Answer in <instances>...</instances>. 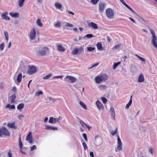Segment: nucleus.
I'll return each instance as SVG.
<instances>
[{
  "mask_svg": "<svg viewBox=\"0 0 157 157\" xmlns=\"http://www.w3.org/2000/svg\"><path fill=\"white\" fill-rule=\"evenodd\" d=\"M102 138L99 136H97L95 137V144L96 146H99L103 143Z\"/></svg>",
  "mask_w": 157,
  "mask_h": 157,
  "instance_id": "9d476101",
  "label": "nucleus"
},
{
  "mask_svg": "<svg viewBox=\"0 0 157 157\" xmlns=\"http://www.w3.org/2000/svg\"><path fill=\"white\" fill-rule=\"evenodd\" d=\"M36 52L37 55L39 56H44L46 55L47 52L49 51V48L47 47L42 48L38 47L37 48Z\"/></svg>",
  "mask_w": 157,
  "mask_h": 157,
  "instance_id": "f257e3e1",
  "label": "nucleus"
},
{
  "mask_svg": "<svg viewBox=\"0 0 157 157\" xmlns=\"http://www.w3.org/2000/svg\"><path fill=\"white\" fill-rule=\"evenodd\" d=\"M10 14L12 17L15 18L18 17L19 16V13H13L12 12H10Z\"/></svg>",
  "mask_w": 157,
  "mask_h": 157,
  "instance_id": "c85d7f7f",
  "label": "nucleus"
},
{
  "mask_svg": "<svg viewBox=\"0 0 157 157\" xmlns=\"http://www.w3.org/2000/svg\"><path fill=\"white\" fill-rule=\"evenodd\" d=\"M95 49V47H88L87 48V51L91 52L94 51Z\"/></svg>",
  "mask_w": 157,
  "mask_h": 157,
  "instance_id": "49530a36",
  "label": "nucleus"
},
{
  "mask_svg": "<svg viewBox=\"0 0 157 157\" xmlns=\"http://www.w3.org/2000/svg\"><path fill=\"white\" fill-rule=\"evenodd\" d=\"M121 2L128 9L130 10L132 13H136L130 7L128 4H127L124 0H120Z\"/></svg>",
  "mask_w": 157,
  "mask_h": 157,
  "instance_id": "aec40b11",
  "label": "nucleus"
},
{
  "mask_svg": "<svg viewBox=\"0 0 157 157\" xmlns=\"http://www.w3.org/2000/svg\"><path fill=\"white\" fill-rule=\"evenodd\" d=\"M8 13L7 12L3 13L1 15L2 18L3 19L9 20L10 19V17L7 16Z\"/></svg>",
  "mask_w": 157,
  "mask_h": 157,
  "instance_id": "f3484780",
  "label": "nucleus"
},
{
  "mask_svg": "<svg viewBox=\"0 0 157 157\" xmlns=\"http://www.w3.org/2000/svg\"><path fill=\"white\" fill-rule=\"evenodd\" d=\"M106 15L107 17L109 19H113L114 17L115 13L113 10L111 8L106 9L105 11Z\"/></svg>",
  "mask_w": 157,
  "mask_h": 157,
  "instance_id": "20e7f679",
  "label": "nucleus"
},
{
  "mask_svg": "<svg viewBox=\"0 0 157 157\" xmlns=\"http://www.w3.org/2000/svg\"><path fill=\"white\" fill-rule=\"evenodd\" d=\"M24 117V115H21L18 116L19 119L20 120H22L23 118Z\"/></svg>",
  "mask_w": 157,
  "mask_h": 157,
  "instance_id": "680f3d73",
  "label": "nucleus"
},
{
  "mask_svg": "<svg viewBox=\"0 0 157 157\" xmlns=\"http://www.w3.org/2000/svg\"><path fill=\"white\" fill-rule=\"evenodd\" d=\"M101 99L102 100V101L104 103V104L106 103L107 102V99L105 98L104 97H102L101 98Z\"/></svg>",
  "mask_w": 157,
  "mask_h": 157,
  "instance_id": "3c124183",
  "label": "nucleus"
},
{
  "mask_svg": "<svg viewBox=\"0 0 157 157\" xmlns=\"http://www.w3.org/2000/svg\"><path fill=\"white\" fill-rule=\"evenodd\" d=\"M79 104L84 109H87V108L85 104L82 101H79Z\"/></svg>",
  "mask_w": 157,
  "mask_h": 157,
  "instance_id": "4c0bfd02",
  "label": "nucleus"
},
{
  "mask_svg": "<svg viewBox=\"0 0 157 157\" xmlns=\"http://www.w3.org/2000/svg\"><path fill=\"white\" fill-rule=\"evenodd\" d=\"M3 86L2 85V83H1V84L0 85V89L1 90H2L3 89Z\"/></svg>",
  "mask_w": 157,
  "mask_h": 157,
  "instance_id": "774afa93",
  "label": "nucleus"
},
{
  "mask_svg": "<svg viewBox=\"0 0 157 157\" xmlns=\"http://www.w3.org/2000/svg\"><path fill=\"white\" fill-rule=\"evenodd\" d=\"M99 1V0H91L90 2L93 4L95 5Z\"/></svg>",
  "mask_w": 157,
  "mask_h": 157,
  "instance_id": "09e8293b",
  "label": "nucleus"
},
{
  "mask_svg": "<svg viewBox=\"0 0 157 157\" xmlns=\"http://www.w3.org/2000/svg\"><path fill=\"white\" fill-rule=\"evenodd\" d=\"M0 134H1V137H2V135L9 136L10 135V133L8 129L5 127H2L0 129Z\"/></svg>",
  "mask_w": 157,
  "mask_h": 157,
  "instance_id": "39448f33",
  "label": "nucleus"
},
{
  "mask_svg": "<svg viewBox=\"0 0 157 157\" xmlns=\"http://www.w3.org/2000/svg\"><path fill=\"white\" fill-rule=\"evenodd\" d=\"M16 95L14 94L10 97L9 99L11 103H13L15 102L14 100L16 98Z\"/></svg>",
  "mask_w": 157,
  "mask_h": 157,
  "instance_id": "bb28decb",
  "label": "nucleus"
},
{
  "mask_svg": "<svg viewBox=\"0 0 157 157\" xmlns=\"http://www.w3.org/2000/svg\"><path fill=\"white\" fill-rule=\"evenodd\" d=\"M98 88L101 90L106 89L107 86L105 85H100L98 86Z\"/></svg>",
  "mask_w": 157,
  "mask_h": 157,
  "instance_id": "ea45409f",
  "label": "nucleus"
},
{
  "mask_svg": "<svg viewBox=\"0 0 157 157\" xmlns=\"http://www.w3.org/2000/svg\"><path fill=\"white\" fill-rule=\"evenodd\" d=\"M47 98L48 99L49 101L48 102H49L50 103H53L55 102L56 100V99L55 98H53L51 97H47Z\"/></svg>",
  "mask_w": 157,
  "mask_h": 157,
  "instance_id": "58836bf2",
  "label": "nucleus"
},
{
  "mask_svg": "<svg viewBox=\"0 0 157 157\" xmlns=\"http://www.w3.org/2000/svg\"><path fill=\"white\" fill-rule=\"evenodd\" d=\"M84 49L82 47L75 48L72 51V53L74 55L80 54L83 52Z\"/></svg>",
  "mask_w": 157,
  "mask_h": 157,
  "instance_id": "1a4fd4ad",
  "label": "nucleus"
},
{
  "mask_svg": "<svg viewBox=\"0 0 157 157\" xmlns=\"http://www.w3.org/2000/svg\"><path fill=\"white\" fill-rule=\"evenodd\" d=\"M144 78L143 74H140L139 76L138 81L139 82H144Z\"/></svg>",
  "mask_w": 157,
  "mask_h": 157,
  "instance_id": "5701e85b",
  "label": "nucleus"
},
{
  "mask_svg": "<svg viewBox=\"0 0 157 157\" xmlns=\"http://www.w3.org/2000/svg\"><path fill=\"white\" fill-rule=\"evenodd\" d=\"M150 31L151 35V44L155 48L157 49V37L153 29H150Z\"/></svg>",
  "mask_w": 157,
  "mask_h": 157,
  "instance_id": "7ed1b4c3",
  "label": "nucleus"
},
{
  "mask_svg": "<svg viewBox=\"0 0 157 157\" xmlns=\"http://www.w3.org/2000/svg\"><path fill=\"white\" fill-rule=\"evenodd\" d=\"M63 77V75L54 76L52 77V79H54L55 78H62Z\"/></svg>",
  "mask_w": 157,
  "mask_h": 157,
  "instance_id": "13d9d810",
  "label": "nucleus"
},
{
  "mask_svg": "<svg viewBox=\"0 0 157 157\" xmlns=\"http://www.w3.org/2000/svg\"><path fill=\"white\" fill-rule=\"evenodd\" d=\"M108 78L107 75L105 74L98 75L95 78V82L97 83H100L107 80Z\"/></svg>",
  "mask_w": 157,
  "mask_h": 157,
  "instance_id": "f03ea898",
  "label": "nucleus"
},
{
  "mask_svg": "<svg viewBox=\"0 0 157 157\" xmlns=\"http://www.w3.org/2000/svg\"><path fill=\"white\" fill-rule=\"evenodd\" d=\"M8 156L9 157H13L12 154L11 153V151H10L8 152Z\"/></svg>",
  "mask_w": 157,
  "mask_h": 157,
  "instance_id": "e2e57ef3",
  "label": "nucleus"
},
{
  "mask_svg": "<svg viewBox=\"0 0 157 157\" xmlns=\"http://www.w3.org/2000/svg\"><path fill=\"white\" fill-rule=\"evenodd\" d=\"M5 44L4 43H2L0 46V49L2 51L4 49Z\"/></svg>",
  "mask_w": 157,
  "mask_h": 157,
  "instance_id": "603ef678",
  "label": "nucleus"
},
{
  "mask_svg": "<svg viewBox=\"0 0 157 157\" xmlns=\"http://www.w3.org/2000/svg\"><path fill=\"white\" fill-rule=\"evenodd\" d=\"M21 138H19V147L21 149L22 148V146H23V144H22V142H21Z\"/></svg>",
  "mask_w": 157,
  "mask_h": 157,
  "instance_id": "8fccbe9b",
  "label": "nucleus"
},
{
  "mask_svg": "<svg viewBox=\"0 0 157 157\" xmlns=\"http://www.w3.org/2000/svg\"><path fill=\"white\" fill-rule=\"evenodd\" d=\"M107 40L109 42H110L111 41V38L109 36H107Z\"/></svg>",
  "mask_w": 157,
  "mask_h": 157,
  "instance_id": "69168bd1",
  "label": "nucleus"
},
{
  "mask_svg": "<svg viewBox=\"0 0 157 157\" xmlns=\"http://www.w3.org/2000/svg\"><path fill=\"white\" fill-rule=\"evenodd\" d=\"M24 104L23 103H20L18 105L17 107V109L18 110H20L24 108Z\"/></svg>",
  "mask_w": 157,
  "mask_h": 157,
  "instance_id": "72a5a7b5",
  "label": "nucleus"
},
{
  "mask_svg": "<svg viewBox=\"0 0 157 157\" xmlns=\"http://www.w3.org/2000/svg\"><path fill=\"white\" fill-rule=\"evenodd\" d=\"M96 105L99 111L101 109H103L104 108V106L101 102L99 101L98 100L96 102Z\"/></svg>",
  "mask_w": 157,
  "mask_h": 157,
  "instance_id": "dca6fc26",
  "label": "nucleus"
},
{
  "mask_svg": "<svg viewBox=\"0 0 157 157\" xmlns=\"http://www.w3.org/2000/svg\"><path fill=\"white\" fill-rule=\"evenodd\" d=\"M117 148L119 150H120L122 149V143L120 137L118 135L117 136Z\"/></svg>",
  "mask_w": 157,
  "mask_h": 157,
  "instance_id": "4468645a",
  "label": "nucleus"
},
{
  "mask_svg": "<svg viewBox=\"0 0 157 157\" xmlns=\"http://www.w3.org/2000/svg\"><path fill=\"white\" fill-rule=\"evenodd\" d=\"M117 128H116L115 131H112L111 132V134L112 136H114L117 132Z\"/></svg>",
  "mask_w": 157,
  "mask_h": 157,
  "instance_id": "6e6d98bb",
  "label": "nucleus"
},
{
  "mask_svg": "<svg viewBox=\"0 0 157 157\" xmlns=\"http://www.w3.org/2000/svg\"><path fill=\"white\" fill-rule=\"evenodd\" d=\"M132 96H131L130 98V100L129 102L126 105V106H125V108L127 109H128L129 108V106L131 105L132 101Z\"/></svg>",
  "mask_w": 157,
  "mask_h": 157,
  "instance_id": "cd10ccee",
  "label": "nucleus"
},
{
  "mask_svg": "<svg viewBox=\"0 0 157 157\" xmlns=\"http://www.w3.org/2000/svg\"><path fill=\"white\" fill-rule=\"evenodd\" d=\"M6 108H9L11 109H14L15 108L14 105H10L9 104H8L6 106Z\"/></svg>",
  "mask_w": 157,
  "mask_h": 157,
  "instance_id": "7c9ffc66",
  "label": "nucleus"
},
{
  "mask_svg": "<svg viewBox=\"0 0 157 157\" xmlns=\"http://www.w3.org/2000/svg\"><path fill=\"white\" fill-rule=\"evenodd\" d=\"M82 136L84 138L85 140L87 142V135L85 133H83L82 134Z\"/></svg>",
  "mask_w": 157,
  "mask_h": 157,
  "instance_id": "864d4df0",
  "label": "nucleus"
},
{
  "mask_svg": "<svg viewBox=\"0 0 157 157\" xmlns=\"http://www.w3.org/2000/svg\"><path fill=\"white\" fill-rule=\"evenodd\" d=\"M26 140L30 144H32L33 143V136L31 132H30L26 137Z\"/></svg>",
  "mask_w": 157,
  "mask_h": 157,
  "instance_id": "f8f14e48",
  "label": "nucleus"
},
{
  "mask_svg": "<svg viewBox=\"0 0 157 157\" xmlns=\"http://www.w3.org/2000/svg\"><path fill=\"white\" fill-rule=\"evenodd\" d=\"M136 18L138 19V20L140 22H142L143 21H144L143 19L140 16L137 15V14H136Z\"/></svg>",
  "mask_w": 157,
  "mask_h": 157,
  "instance_id": "79ce46f5",
  "label": "nucleus"
},
{
  "mask_svg": "<svg viewBox=\"0 0 157 157\" xmlns=\"http://www.w3.org/2000/svg\"><path fill=\"white\" fill-rule=\"evenodd\" d=\"M94 37L95 36L92 34H87L84 36L83 38L84 39L86 37L88 39H90Z\"/></svg>",
  "mask_w": 157,
  "mask_h": 157,
  "instance_id": "473e14b6",
  "label": "nucleus"
},
{
  "mask_svg": "<svg viewBox=\"0 0 157 157\" xmlns=\"http://www.w3.org/2000/svg\"><path fill=\"white\" fill-rule=\"evenodd\" d=\"M96 46L97 49L99 50H103V48L102 47L101 43L100 42H98L96 44Z\"/></svg>",
  "mask_w": 157,
  "mask_h": 157,
  "instance_id": "a878e982",
  "label": "nucleus"
},
{
  "mask_svg": "<svg viewBox=\"0 0 157 157\" xmlns=\"http://www.w3.org/2000/svg\"><path fill=\"white\" fill-rule=\"evenodd\" d=\"M135 55L138 57L140 60L143 62L145 63L146 60L145 58L140 57L136 54H135Z\"/></svg>",
  "mask_w": 157,
  "mask_h": 157,
  "instance_id": "2f4dec72",
  "label": "nucleus"
},
{
  "mask_svg": "<svg viewBox=\"0 0 157 157\" xmlns=\"http://www.w3.org/2000/svg\"><path fill=\"white\" fill-rule=\"evenodd\" d=\"M25 0H19L18 1V5L20 7H22L23 6V4Z\"/></svg>",
  "mask_w": 157,
  "mask_h": 157,
  "instance_id": "e433bc0d",
  "label": "nucleus"
},
{
  "mask_svg": "<svg viewBox=\"0 0 157 157\" xmlns=\"http://www.w3.org/2000/svg\"><path fill=\"white\" fill-rule=\"evenodd\" d=\"M4 34L6 37V40L7 42L9 39V36L8 33L7 31H5L4 32Z\"/></svg>",
  "mask_w": 157,
  "mask_h": 157,
  "instance_id": "a18cd8bd",
  "label": "nucleus"
},
{
  "mask_svg": "<svg viewBox=\"0 0 157 157\" xmlns=\"http://www.w3.org/2000/svg\"><path fill=\"white\" fill-rule=\"evenodd\" d=\"M45 129L51 130H57L58 129L56 127H53L48 125H45Z\"/></svg>",
  "mask_w": 157,
  "mask_h": 157,
  "instance_id": "412c9836",
  "label": "nucleus"
},
{
  "mask_svg": "<svg viewBox=\"0 0 157 157\" xmlns=\"http://www.w3.org/2000/svg\"><path fill=\"white\" fill-rule=\"evenodd\" d=\"M7 125L8 127L11 128L16 129L17 128V127L16 126L15 123L14 122L12 123H8L7 124Z\"/></svg>",
  "mask_w": 157,
  "mask_h": 157,
  "instance_id": "4be33fe9",
  "label": "nucleus"
},
{
  "mask_svg": "<svg viewBox=\"0 0 157 157\" xmlns=\"http://www.w3.org/2000/svg\"><path fill=\"white\" fill-rule=\"evenodd\" d=\"M149 151L152 155H153V149L152 147L149 148Z\"/></svg>",
  "mask_w": 157,
  "mask_h": 157,
  "instance_id": "bf43d9fd",
  "label": "nucleus"
},
{
  "mask_svg": "<svg viewBox=\"0 0 157 157\" xmlns=\"http://www.w3.org/2000/svg\"><path fill=\"white\" fill-rule=\"evenodd\" d=\"M56 45L57 49L59 51L61 52H64L65 51V49L64 47H63L61 45L57 44Z\"/></svg>",
  "mask_w": 157,
  "mask_h": 157,
  "instance_id": "6ab92c4d",
  "label": "nucleus"
},
{
  "mask_svg": "<svg viewBox=\"0 0 157 157\" xmlns=\"http://www.w3.org/2000/svg\"><path fill=\"white\" fill-rule=\"evenodd\" d=\"M121 46V44H118L117 45H115L114 47H113V48L112 49L114 50H119V48Z\"/></svg>",
  "mask_w": 157,
  "mask_h": 157,
  "instance_id": "c756f323",
  "label": "nucleus"
},
{
  "mask_svg": "<svg viewBox=\"0 0 157 157\" xmlns=\"http://www.w3.org/2000/svg\"><path fill=\"white\" fill-rule=\"evenodd\" d=\"M110 112L111 114V117L113 118L114 120H115V113L114 110L113 108H111L110 110Z\"/></svg>",
  "mask_w": 157,
  "mask_h": 157,
  "instance_id": "b1692460",
  "label": "nucleus"
},
{
  "mask_svg": "<svg viewBox=\"0 0 157 157\" xmlns=\"http://www.w3.org/2000/svg\"><path fill=\"white\" fill-rule=\"evenodd\" d=\"M121 63V62H118L115 63L114 64V65L113 66V68L114 70H115L117 67L119 65H120Z\"/></svg>",
  "mask_w": 157,
  "mask_h": 157,
  "instance_id": "a19ab883",
  "label": "nucleus"
},
{
  "mask_svg": "<svg viewBox=\"0 0 157 157\" xmlns=\"http://www.w3.org/2000/svg\"><path fill=\"white\" fill-rule=\"evenodd\" d=\"M36 23L37 25L40 27H42L43 26V24L41 23L40 20L39 19H38L37 20Z\"/></svg>",
  "mask_w": 157,
  "mask_h": 157,
  "instance_id": "c9c22d12",
  "label": "nucleus"
},
{
  "mask_svg": "<svg viewBox=\"0 0 157 157\" xmlns=\"http://www.w3.org/2000/svg\"><path fill=\"white\" fill-rule=\"evenodd\" d=\"M56 28H60L61 26V23L58 21L54 24Z\"/></svg>",
  "mask_w": 157,
  "mask_h": 157,
  "instance_id": "37998d69",
  "label": "nucleus"
},
{
  "mask_svg": "<svg viewBox=\"0 0 157 157\" xmlns=\"http://www.w3.org/2000/svg\"><path fill=\"white\" fill-rule=\"evenodd\" d=\"M22 74L21 73H20L17 76V78L16 80H14L16 84H19L20 83L22 80Z\"/></svg>",
  "mask_w": 157,
  "mask_h": 157,
  "instance_id": "2eb2a0df",
  "label": "nucleus"
},
{
  "mask_svg": "<svg viewBox=\"0 0 157 157\" xmlns=\"http://www.w3.org/2000/svg\"><path fill=\"white\" fill-rule=\"evenodd\" d=\"M88 25L94 29H97L98 28L97 24L93 22H90L88 24Z\"/></svg>",
  "mask_w": 157,
  "mask_h": 157,
  "instance_id": "a211bd4d",
  "label": "nucleus"
},
{
  "mask_svg": "<svg viewBox=\"0 0 157 157\" xmlns=\"http://www.w3.org/2000/svg\"><path fill=\"white\" fill-rule=\"evenodd\" d=\"M79 123L82 126L84 127V126L85 125V126L89 130H90V128H91V127L86 124V123H84L81 120H80Z\"/></svg>",
  "mask_w": 157,
  "mask_h": 157,
  "instance_id": "393cba45",
  "label": "nucleus"
},
{
  "mask_svg": "<svg viewBox=\"0 0 157 157\" xmlns=\"http://www.w3.org/2000/svg\"><path fill=\"white\" fill-rule=\"evenodd\" d=\"M105 4L104 3H99V10L100 13H102L105 9Z\"/></svg>",
  "mask_w": 157,
  "mask_h": 157,
  "instance_id": "ddd939ff",
  "label": "nucleus"
},
{
  "mask_svg": "<svg viewBox=\"0 0 157 157\" xmlns=\"http://www.w3.org/2000/svg\"><path fill=\"white\" fill-rule=\"evenodd\" d=\"M36 35V32L35 29V28H33L31 30L29 34L30 39L31 40H34L35 39Z\"/></svg>",
  "mask_w": 157,
  "mask_h": 157,
  "instance_id": "9b49d317",
  "label": "nucleus"
},
{
  "mask_svg": "<svg viewBox=\"0 0 157 157\" xmlns=\"http://www.w3.org/2000/svg\"><path fill=\"white\" fill-rule=\"evenodd\" d=\"M76 78L71 76H67L64 78V80L66 82L71 83H74L76 82Z\"/></svg>",
  "mask_w": 157,
  "mask_h": 157,
  "instance_id": "423d86ee",
  "label": "nucleus"
},
{
  "mask_svg": "<svg viewBox=\"0 0 157 157\" xmlns=\"http://www.w3.org/2000/svg\"><path fill=\"white\" fill-rule=\"evenodd\" d=\"M98 64H99V63H96V64L93 65L90 67H89L88 68V69H91V68H93V67H96V66H98Z\"/></svg>",
  "mask_w": 157,
  "mask_h": 157,
  "instance_id": "4d7b16f0",
  "label": "nucleus"
},
{
  "mask_svg": "<svg viewBox=\"0 0 157 157\" xmlns=\"http://www.w3.org/2000/svg\"><path fill=\"white\" fill-rule=\"evenodd\" d=\"M82 144L85 150H86V149H87V147L86 144L85 142H83L82 143Z\"/></svg>",
  "mask_w": 157,
  "mask_h": 157,
  "instance_id": "5fc2aeb1",
  "label": "nucleus"
},
{
  "mask_svg": "<svg viewBox=\"0 0 157 157\" xmlns=\"http://www.w3.org/2000/svg\"><path fill=\"white\" fill-rule=\"evenodd\" d=\"M43 94V92L42 91H40L35 93V95L38 97L40 95Z\"/></svg>",
  "mask_w": 157,
  "mask_h": 157,
  "instance_id": "de8ad7c7",
  "label": "nucleus"
},
{
  "mask_svg": "<svg viewBox=\"0 0 157 157\" xmlns=\"http://www.w3.org/2000/svg\"><path fill=\"white\" fill-rule=\"evenodd\" d=\"M67 12L68 13H69V14H71L72 15H74V13L72 12H71V11H70L69 10H67Z\"/></svg>",
  "mask_w": 157,
  "mask_h": 157,
  "instance_id": "0e129e2a",
  "label": "nucleus"
},
{
  "mask_svg": "<svg viewBox=\"0 0 157 157\" xmlns=\"http://www.w3.org/2000/svg\"><path fill=\"white\" fill-rule=\"evenodd\" d=\"M36 149V146L35 145H34L31 147L30 151H32Z\"/></svg>",
  "mask_w": 157,
  "mask_h": 157,
  "instance_id": "052dcab7",
  "label": "nucleus"
},
{
  "mask_svg": "<svg viewBox=\"0 0 157 157\" xmlns=\"http://www.w3.org/2000/svg\"><path fill=\"white\" fill-rule=\"evenodd\" d=\"M90 155L91 157H94L93 152L92 151L90 152Z\"/></svg>",
  "mask_w": 157,
  "mask_h": 157,
  "instance_id": "338daca9",
  "label": "nucleus"
},
{
  "mask_svg": "<svg viewBox=\"0 0 157 157\" xmlns=\"http://www.w3.org/2000/svg\"><path fill=\"white\" fill-rule=\"evenodd\" d=\"M52 75L51 73H49L47 75L44 76L43 77V79H47L50 78Z\"/></svg>",
  "mask_w": 157,
  "mask_h": 157,
  "instance_id": "c03bdc74",
  "label": "nucleus"
},
{
  "mask_svg": "<svg viewBox=\"0 0 157 157\" xmlns=\"http://www.w3.org/2000/svg\"><path fill=\"white\" fill-rule=\"evenodd\" d=\"M62 117L59 116L58 117L54 118L50 117L48 122L50 123L55 124L57 123H59L60 120L62 119Z\"/></svg>",
  "mask_w": 157,
  "mask_h": 157,
  "instance_id": "0eeeda50",
  "label": "nucleus"
},
{
  "mask_svg": "<svg viewBox=\"0 0 157 157\" xmlns=\"http://www.w3.org/2000/svg\"><path fill=\"white\" fill-rule=\"evenodd\" d=\"M29 69L27 72L29 75H33L37 72V69L36 67L33 66H29Z\"/></svg>",
  "mask_w": 157,
  "mask_h": 157,
  "instance_id": "6e6552de",
  "label": "nucleus"
},
{
  "mask_svg": "<svg viewBox=\"0 0 157 157\" xmlns=\"http://www.w3.org/2000/svg\"><path fill=\"white\" fill-rule=\"evenodd\" d=\"M55 6L56 8L59 9H60L62 6L61 4L58 2H56L55 3Z\"/></svg>",
  "mask_w": 157,
  "mask_h": 157,
  "instance_id": "f704fd0d",
  "label": "nucleus"
}]
</instances>
